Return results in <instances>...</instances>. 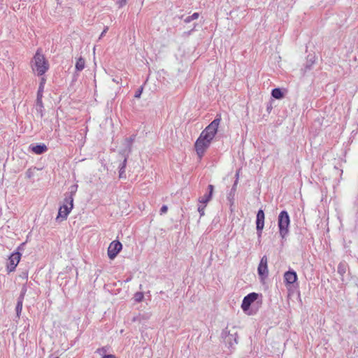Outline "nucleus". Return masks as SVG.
I'll return each instance as SVG.
<instances>
[{"label":"nucleus","instance_id":"f257e3e1","mask_svg":"<svg viewBox=\"0 0 358 358\" xmlns=\"http://www.w3.org/2000/svg\"><path fill=\"white\" fill-rule=\"evenodd\" d=\"M221 118L216 117L200 134L194 143V148L199 159L204 155L208 148L210 147L212 141L217 133Z\"/></svg>","mask_w":358,"mask_h":358},{"label":"nucleus","instance_id":"f03ea898","mask_svg":"<svg viewBox=\"0 0 358 358\" xmlns=\"http://www.w3.org/2000/svg\"><path fill=\"white\" fill-rule=\"evenodd\" d=\"M31 68L38 76H43L49 69L50 64L41 52V50H37L31 62Z\"/></svg>","mask_w":358,"mask_h":358},{"label":"nucleus","instance_id":"7ed1b4c3","mask_svg":"<svg viewBox=\"0 0 358 358\" xmlns=\"http://www.w3.org/2000/svg\"><path fill=\"white\" fill-rule=\"evenodd\" d=\"M24 245L25 243L24 242L20 245H18L16 248V251L11 253L8 257L6 264V271L8 273L14 271L16 266L20 262V259L22 258L20 250H23Z\"/></svg>","mask_w":358,"mask_h":358},{"label":"nucleus","instance_id":"20e7f679","mask_svg":"<svg viewBox=\"0 0 358 358\" xmlns=\"http://www.w3.org/2000/svg\"><path fill=\"white\" fill-rule=\"evenodd\" d=\"M289 224L290 218L287 212H280L278 215V227L282 238H284L289 231Z\"/></svg>","mask_w":358,"mask_h":358},{"label":"nucleus","instance_id":"39448f33","mask_svg":"<svg viewBox=\"0 0 358 358\" xmlns=\"http://www.w3.org/2000/svg\"><path fill=\"white\" fill-rule=\"evenodd\" d=\"M73 199L72 194H71L69 197L65 198L64 204L60 206L58 212V215L57 219L61 218L62 220H66L68 215L71 211L73 204Z\"/></svg>","mask_w":358,"mask_h":358},{"label":"nucleus","instance_id":"423d86ee","mask_svg":"<svg viewBox=\"0 0 358 358\" xmlns=\"http://www.w3.org/2000/svg\"><path fill=\"white\" fill-rule=\"evenodd\" d=\"M122 248V243L119 241H113L108 248V256L110 260H113Z\"/></svg>","mask_w":358,"mask_h":358},{"label":"nucleus","instance_id":"0eeeda50","mask_svg":"<svg viewBox=\"0 0 358 358\" xmlns=\"http://www.w3.org/2000/svg\"><path fill=\"white\" fill-rule=\"evenodd\" d=\"M265 214L262 210H260L257 213L256 218V229L258 231L259 236H261V231L264 227Z\"/></svg>","mask_w":358,"mask_h":358},{"label":"nucleus","instance_id":"6e6552de","mask_svg":"<svg viewBox=\"0 0 358 358\" xmlns=\"http://www.w3.org/2000/svg\"><path fill=\"white\" fill-rule=\"evenodd\" d=\"M267 264H268L267 257L266 256H264L262 259V260H260V264H259L258 267H257L258 274L262 278H264L268 275V271Z\"/></svg>","mask_w":358,"mask_h":358},{"label":"nucleus","instance_id":"1a4fd4ad","mask_svg":"<svg viewBox=\"0 0 358 358\" xmlns=\"http://www.w3.org/2000/svg\"><path fill=\"white\" fill-rule=\"evenodd\" d=\"M255 301H257V303L259 306H261L262 304V294H259L255 292H252L248 294V310L249 309L250 304Z\"/></svg>","mask_w":358,"mask_h":358},{"label":"nucleus","instance_id":"9d476101","mask_svg":"<svg viewBox=\"0 0 358 358\" xmlns=\"http://www.w3.org/2000/svg\"><path fill=\"white\" fill-rule=\"evenodd\" d=\"M297 278V274L294 271H289L284 273V281L287 285L294 284Z\"/></svg>","mask_w":358,"mask_h":358},{"label":"nucleus","instance_id":"9b49d317","mask_svg":"<svg viewBox=\"0 0 358 358\" xmlns=\"http://www.w3.org/2000/svg\"><path fill=\"white\" fill-rule=\"evenodd\" d=\"M208 189H209V193L203 194L202 196H201L199 199V203L206 206V203H208L210 201V199L212 198V196H213V190H214L213 185H210L208 186Z\"/></svg>","mask_w":358,"mask_h":358},{"label":"nucleus","instance_id":"f8f14e48","mask_svg":"<svg viewBox=\"0 0 358 358\" xmlns=\"http://www.w3.org/2000/svg\"><path fill=\"white\" fill-rule=\"evenodd\" d=\"M31 150L36 155H41L47 152V145L45 144L31 145L30 146Z\"/></svg>","mask_w":358,"mask_h":358},{"label":"nucleus","instance_id":"ddd939ff","mask_svg":"<svg viewBox=\"0 0 358 358\" xmlns=\"http://www.w3.org/2000/svg\"><path fill=\"white\" fill-rule=\"evenodd\" d=\"M85 59H83V57H79L78 59L76 64V68L77 71H80L83 70L85 68Z\"/></svg>","mask_w":358,"mask_h":358},{"label":"nucleus","instance_id":"4468645a","mask_svg":"<svg viewBox=\"0 0 358 358\" xmlns=\"http://www.w3.org/2000/svg\"><path fill=\"white\" fill-rule=\"evenodd\" d=\"M271 94L276 99H280L283 97V93L280 88H274L272 90Z\"/></svg>","mask_w":358,"mask_h":358},{"label":"nucleus","instance_id":"2eb2a0df","mask_svg":"<svg viewBox=\"0 0 358 358\" xmlns=\"http://www.w3.org/2000/svg\"><path fill=\"white\" fill-rule=\"evenodd\" d=\"M45 83V79L44 78H41V83L39 84L38 90L37 92L38 96H43V92Z\"/></svg>","mask_w":358,"mask_h":358},{"label":"nucleus","instance_id":"dca6fc26","mask_svg":"<svg viewBox=\"0 0 358 358\" xmlns=\"http://www.w3.org/2000/svg\"><path fill=\"white\" fill-rule=\"evenodd\" d=\"M22 307H23V301L22 300V299H20L17 303L16 308H15L17 315H19V313H20L22 312Z\"/></svg>","mask_w":358,"mask_h":358},{"label":"nucleus","instance_id":"f3484780","mask_svg":"<svg viewBox=\"0 0 358 358\" xmlns=\"http://www.w3.org/2000/svg\"><path fill=\"white\" fill-rule=\"evenodd\" d=\"M199 17V13H193L192 15L187 17L185 20V22H191L192 20H196Z\"/></svg>","mask_w":358,"mask_h":358},{"label":"nucleus","instance_id":"a211bd4d","mask_svg":"<svg viewBox=\"0 0 358 358\" xmlns=\"http://www.w3.org/2000/svg\"><path fill=\"white\" fill-rule=\"evenodd\" d=\"M206 206L202 205L200 203V205L198 207V212L199 213L200 215L202 216L204 215V209Z\"/></svg>","mask_w":358,"mask_h":358},{"label":"nucleus","instance_id":"6ab92c4d","mask_svg":"<svg viewBox=\"0 0 358 358\" xmlns=\"http://www.w3.org/2000/svg\"><path fill=\"white\" fill-rule=\"evenodd\" d=\"M125 164H126V159L123 161L122 166L120 170V176H119L120 178H123L122 175L124 174V169L125 166Z\"/></svg>","mask_w":358,"mask_h":358},{"label":"nucleus","instance_id":"aec40b11","mask_svg":"<svg viewBox=\"0 0 358 358\" xmlns=\"http://www.w3.org/2000/svg\"><path fill=\"white\" fill-rule=\"evenodd\" d=\"M242 309L243 311H246V296H245L243 299L242 305H241Z\"/></svg>","mask_w":358,"mask_h":358},{"label":"nucleus","instance_id":"412c9836","mask_svg":"<svg viewBox=\"0 0 358 358\" xmlns=\"http://www.w3.org/2000/svg\"><path fill=\"white\" fill-rule=\"evenodd\" d=\"M167 210H168V207L166 206H163L160 210L161 215H163V213H166Z\"/></svg>","mask_w":358,"mask_h":358},{"label":"nucleus","instance_id":"4be33fe9","mask_svg":"<svg viewBox=\"0 0 358 358\" xmlns=\"http://www.w3.org/2000/svg\"><path fill=\"white\" fill-rule=\"evenodd\" d=\"M117 4H118L119 8H122V6H125L126 0H119L117 1Z\"/></svg>","mask_w":358,"mask_h":358},{"label":"nucleus","instance_id":"5701e85b","mask_svg":"<svg viewBox=\"0 0 358 358\" xmlns=\"http://www.w3.org/2000/svg\"><path fill=\"white\" fill-rule=\"evenodd\" d=\"M142 90H143V88H140L136 92V94H135V97L136 98H139L141 96V94L142 93Z\"/></svg>","mask_w":358,"mask_h":358},{"label":"nucleus","instance_id":"b1692460","mask_svg":"<svg viewBox=\"0 0 358 358\" xmlns=\"http://www.w3.org/2000/svg\"><path fill=\"white\" fill-rule=\"evenodd\" d=\"M241 171V169H238V170L237 171V172H236V178H236V180L235 184H234V186H236V185H237V182H238V178H239V175H240Z\"/></svg>","mask_w":358,"mask_h":358},{"label":"nucleus","instance_id":"393cba45","mask_svg":"<svg viewBox=\"0 0 358 358\" xmlns=\"http://www.w3.org/2000/svg\"><path fill=\"white\" fill-rule=\"evenodd\" d=\"M37 104L42 106V96H38L36 99Z\"/></svg>","mask_w":358,"mask_h":358},{"label":"nucleus","instance_id":"a878e982","mask_svg":"<svg viewBox=\"0 0 358 358\" xmlns=\"http://www.w3.org/2000/svg\"><path fill=\"white\" fill-rule=\"evenodd\" d=\"M136 297H137V298H136V300H137V301H141V299L143 298V294H142L141 293H138V294H136Z\"/></svg>","mask_w":358,"mask_h":358},{"label":"nucleus","instance_id":"bb28decb","mask_svg":"<svg viewBox=\"0 0 358 358\" xmlns=\"http://www.w3.org/2000/svg\"><path fill=\"white\" fill-rule=\"evenodd\" d=\"M103 358H116V357L113 355H104L103 357Z\"/></svg>","mask_w":358,"mask_h":358},{"label":"nucleus","instance_id":"cd10ccee","mask_svg":"<svg viewBox=\"0 0 358 358\" xmlns=\"http://www.w3.org/2000/svg\"><path fill=\"white\" fill-rule=\"evenodd\" d=\"M98 352H106V350L104 348H101V349H98Z\"/></svg>","mask_w":358,"mask_h":358},{"label":"nucleus","instance_id":"c85d7f7f","mask_svg":"<svg viewBox=\"0 0 358 358\" xmlns=\"http://www.w3.org/2000/svg\"><path fill=\"white\" fill-rule=\"evenodd\" d=\"M242 155H244V152H242ZM243 159H244V157L243 156Z\"/></svg>","mask_w":358,"mask_h":358},{"label":"nucleus","instance_id":"c756f323","mask_svg":"<svg viewBox=\"0 0 358 358\" xmlns=\"http://www.w3.org/2000/svg\"><path fill=\"white\" fill-rule=\"evenodd\" d=\"M106 30L103 31V33L102 34V35H103L104 33H106Z\"/></svg>","mask_w":358,"mask_h":358},{"label":"nucleus","instance_id":"7c9ffc66","mask_svg":"<svg viewBox=\"0 0 358 358\" xmlns=\"http://www.w3.org/2000/svg\"><path fill=\"white\" fill-rule=\"evenodd\" d=\"M56 358H59V357H56Z\"/></svg>","mask_w":358,"mask_h":358}]
</instances>
